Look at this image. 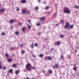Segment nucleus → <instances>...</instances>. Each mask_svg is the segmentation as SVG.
Returning a JSON list of instances; mask_svg holds the SVG:
<instances>
[{
  "instance_id": "obj_44",
  "label": "nucleus",
  "mask_w": 79,
  "mask_h": 79,
  "mask_svg": "<svg viewBox=\"0 0 79 79\" xmlns=\"http://www.w3.org/2000/svg\"><path fill=\"white\" fill-rule=\"evenodd\" d=\"M28 21L30 23H31V20H28Z\"/></svg>"
},
{
  "instance_id": "obj_9",
  "label": "nucleus",
  "mask_w": 79,
  "mask_h": 79,
  "mask_svg": "<svg viewBox=\"0 0 79 79\" xmlns=\"http://www.w3.org/2000/svg\"><path fill=\"white\" fill-rule=\"evenodd\" d=\"M15 34L17 35H18L19 34V33L18 31H16L15 32Z\"/></svg>"
},
{
  "instance_id": "obj_31",
  "label": "nucleus",
  "mask_w": 79,
  "mask_h": 79,
  "mask_svg": "<svg viewBox=\"0 0 79 79\" xmlns=\"http://www.w3.org/2000/svg\"><path fill=\"white\" fill-rule=\"evenodd\" d=\"M48 8H49V7L48 6L46 7L45 9H46V10H48Z\"/></svg>"
},
{
  "instance_id": "obj_28",
  "label": "nucleus",
  "mask_w": 79,
  "mask_h": 79,
  "mask_svg": "<svg viewBox=\"0 0 79 79\" xmlns=\"http://www.w3.org/2000/svg\"><path fill=\"white\" fill-rule=\"evenodd\" d=\"M63 20H61L60 21V23H61L62 24H63V22H64Z\"/></svg>"
},
{
  "instance_id": "obj_37",
  "label": "nucleus",
  "mask_w": 79,
  "mask_h": 79,
  "mask_svg": "<svg viewBox=\"0 0 79 79\" xmlns=\"http://www.w3.org/2000/svg\"><path fill=\"white\" fill-rule=\"evenodd\" d=\"M35 9H36V10H38V9H39V8L37 7H36L35 8Z\"/></svg>"
},
{
  "instance_id": "obj_54",
  "label": "nucleus",
  "mask_w": 79,
  "mask_h": 79,
  "mask_svg": "<svg viewBox=\"0 0 79 79\" xmlns=\"http://www.w3.org/2000/svg\"><path fill=\"white\" fill-rule=\"evenodd\" d=\"M1 13V10H0V13Z\"/></svg>"
},
{
  "instance_id": "obj_2",
  "label": "nucleus",
  "mask_w": 79,
  "mask_h": 79,
  "mask_svg": "<svg viewBox=\"0 0 79 79\" xmlns=\"http://www.w3.org/2000/svg\"><path fill=\"white\" fill-rule=\"evenodd\" d=\"M26 68L28 71H30L31 69V65L30 64H28L27 65Z\"/></svg>"
},
{
  "instance_id": "obj_51",
  "label": "nucleus",
  "mask_w": 79,
  "mask_h": 79,
  "mask_svg": "<svg viewBox=\"0 0 79 79\" xmlns=\"http://www.w3.org/2000/svg\"><path fill=\"white\" fill-rule=\"evenodd\" d=\"M27 14H29V12H27Z\"/></svg>"
},
{
  "instance_id": "obj_3",
  "label": "nucleus",
  "mask_w": 79,
  "mask_h": 79,
  "mask_svg": "<svg viewBox=\"0 0 79 79\" xmlns=\"http://www.w3.org/2000/svg\"><path fill=\"white\" fill-rule=\"evenodd\" d=\"M69 24L68 23H67L66 26H65L64 27L65 29H68L69 28Z\"/></svg>"
},
{
  "instance_id": "obj_16",
  "label": "nucleus",
  "mask_w": 79,
  "mask_h": 79,
  "mask_svg": "<svg viewBox=\"0 0 79 79\" xmlns=\"http://www.w3.org/2000/svg\"><path fill=\"white\" fill-rule=\"evenodd\" d=\"M7 61L8 62H9V63H10V62H11V59H8L7 60Z\"/></svg>"
},
{
  "instance_id": "obj_24",
  "label": "nucleus",
  "mask_w": 79,
  "mask_h": 79,
  "mask_svg": "<svg viewBox=\"0 0 79 79\" xmlns=\"http://www.w3.org/2000/svg\"><path fill=\"white\" fill-rule=\"evenodd\" d=\"M73 27H74V26L73 25H71L70 26V28L72 29V28H73Z\"/></svg>"
},
{
  "instance_id": "obj_48",
  "label": "nucleus",
  "mask_w": 79,
  "mask_h": 79,
  "mask_svg": "<svg viewBox=\"0 0 79 79\" xmlns=\"http://www.w3.org/2000/svg\"><path fill=\"white\" fill-rule=\"evenodd\" d=\"M40 34H41V33H40V32H39V34H38V35H40Z\"/></svg>"
},
{
  "instance_id": "obj_11",
  "label": "nucleus",
  "mask_w": 79,
  "mask_h": 79,
  "mask_svg": "<svg viewBox=\"0 0 79 79\" xmlns=\"http://www.w3.org/2000/svg\"><path fill=\"white\" fill-rule=\"evenodd\" d=\"M39 57H40V58H43V57H44V55L42 54H40L39 55Z\"/></svg>"
},
{
  "instance_id": "obj_32",
  "label": "nucleus",
  "mask_w": 79,
  "mask_h": 79,
  "mask_svg": "<svg viewBox=\"0 0 79 79\" xmlns=\"http://www.w3.org/2000/svg\"><path fill=\"white\" fill-rule=\"evenodd\" d=\"M25 51H22V54H24V53Z\"/></svg>"
},
{
  "instance_id": "obj_57",
  "label": "nucleus",
  "mask_w": 79,
  "mask_h": 79,
  "mask_svg": "<svg viewBox=\"0 0 79 79\" xmlns=\"http://www.w3.org/2000/svg\"><path fill=\"white\" fill-rule=\"evenodd\" d=\"M65 32L66 33V31H65Z\"/></svg>"
},
{
  "instance_id": "obj_41",
  "label": "nucleus",
  "mask_w": 79,
  "mask_h": 79,
  "mask_svg": "<svg viewBox=\"0 0 79 79\" xmlns=\"http://www.w3.org/2000/svg\"><path fill=\"white\" fill-rule=\"evenodd\" d=\"M23 44H21V46H20V47H21V48H22V47H23Z\"/></svg>"
},
{
  "instance_id": "obj_14",
  "label": "nucleus",
  "mask_w": 79,
  "mask_h": 79,
  "mask_svg": "<svg viewBox=\"0 0 79 79\" xmlns=\"http://www.w3.org/2000/svg\"><path fill=\"white\" fill-rule=\"evenodd\" d=\"M22 31L23 32H25V30H26V28H23L22 29Z\"/></svg>"
},
{
  "instance_id": "obj_36",
  "label": "nucleus",
  "mask_w": 79,
  "mask_h": 79,
  "mask_svg": "<svg viewBox=\"0 0 79 79\" xmlns=\"http://www.w3.org/2000/svg\"><path fill=\"white\" fill-rule=\"evenodd\" d=\"M5 35V33H2V35Z\"/></svg>"
},
{
  "instance_id": "obj_43",
  "label": "nucleus",
  "mask_w": 79,
  "mask_h": 79,
  "mask_svg": "<svg viewBox=\"0 0 79 79\" xmlns=\"http://www.w3.org/2000/svg\"><path fill=\"white\" fill-rule=\"evenodd\" d=\"M61 58H63V56H61Z\"/></svg>"
},
{
  "instance_id": "obj_38",
  "label": "nucleus",
  "mask_w": 79,
  "mask_h": 79,
  "mask_svg": "<svg viewBox=\"0 0 79 79\" xmlns=\"http://www.w3.org/2000/svg\"><path fill=\"white\" fill-rule=\"evenodd\" d=\"M32 69H35V67H32Z\"/></svg>"
},
{
  "instance_id": "obj_15",
  "label": "nucleus",
  "mask_w": 79,
  "mask_h": 79,
  "mask_svg": "<svg viewBox=\"0 0 79 79\" xmlns=\"http://www.w3.org/2000/svg\"><path fill=\"white\" fill-rule=\"evenodd\" d=\"M48 72L49 74H52V70H48Z\"/></svg>"
},
{
  "instance_id": "obj_56",
  "label": "nucleus",
  "mask_w": 79,
  "mask_h": 79,
  "mask_svg": "<svg viewBox=\"0 0 79 79\" xmlns=\"http://www.w3.org/2000/svg\"><path fill=\"white\" fill-rule=\"evenodd\" d=\"M1 64V61H0V64Z\"/></svg>"
},
{
  "instance_id": "obj_55",
  "label": "nucleus",
  "mask_w": 79,
  "mask_h": 79,
  "mask_svg": "<svg viewBox=\"0 0 79 79\" xmlns=\"http://www.w3.org/2000/svg\"><path fill=\"white\" fill-rule=\"evenodd\" d=\"M43 73H45V72L44 71H43Z\"/></svg>"
},
{
  "instance_id": "obj_21",
  "label": "nucleus",
  "mask_w": 79,
  "mask_h": 79,
  "mask_svg": "<svg viewBox=\"0 0 79 79\" xmlns=\"http://www.w3.org/2000/svg\"><path fill=\"white\" fill-rule=\"evenodd\" d=\"M27 26H28V28H29V29H30L31 28V26L27 24Z\"/></svg>"
},
{
  "instance_id": "obj_6",
  "label": "nucleus",
  "mask_w": 79,
  "mask_h": 79,
  "mask_svg": "<svg viewBox=\"0 0 79 79\" xmlns=\"http://www.w3.org/2000/svg\"><path fill=\"white\" fill-rule=\"evenodd\" d=\"M53 68L54 69H57L58 68V65H57V64H56L53 67Z\"/></svg>"
},
{
  "instance_id": "obj_30",
  "label": "nucleus",
  "mask_w": 79,
  "mask_h": 79,
  "mask_svg": "<svg viewBox=\"0 0 79 79\" xmlns=\"http://www.w3.org/2000/svg\"><path fill=\"white\" fill-rule=\"evenodd\" d=\"M31 48H34V44H32L31 45Z\"/></svg>"
},
{
  "instance_id": "obj_18",
  "label": "nucleus",
  "mask_w": 79,
  "mask_h": 79,
  "mask_svg": "<svg viewBox=\"0 0 79 79\" xmlns=\"http://www.w3.org/2000/svg\"><path fill=\"white\" fill-rule=\"evenodd\" d=\"M75 7L76 8H79V6L77 5H75Z\"/></svg>"
},
{
  "instance_id": "obj_35",
  "label": "nucleus",
  "mask_w": 79,
  "mask_h": 79,
  "mask_svg": "<svg viewBox=\"0 0 79 79\" xmlns=\"http://www.w3.org/2000/svg\"><path fill=\"white\" fill-rule=\"evenodd\" d=\"M35 45L36 47H37V46H38V44H35Z\"/></svg>"
},
{
  "instance_id": "obj_42",
  "label": "nucleus",
  "mask_w": 79,
  "mask_h": 79,
  "mask_svg": "<svg viewBox=\"0 0 79 79\" xmlns=\"http://www.w3.org/2000/svg\"><path fill=\"white\" fill-rule=\"evenodd\" d=\"M33 56L34 57V58H35V55H33Z\"/></svg>"
},
{
  "instance_id": "obj_19",
  "label": "nucleus",
  "mask_w": 79,
  "mask_h": 79,
  "mask_svg": "<svg viewBox=\"0 0 79 79\" xmlns=\"http://www.w3.org/2000/svg\"><path fill=\"white\" fill-rule=\"evenodd\" d=\"M60 41H58L56 43V44L57 45H60Z\"/></svg>"
},
{
  "instance_id": "obj_46",
  "label": "nucleus",
  "mask_w": 79,
  "mask_h": 79,
  "mask_svg": "<svg viewBox=\"0 0 79 79\" xmlns=\"http://www.w3.org/2000/svg\"><path fill=\"white\" fill-rule=\"evenodd\" d=\"M38 2H39V3H40V0H38Z\"/></svg>"
},
{
  "instance_id": "obj_53",
  "label": "nucleus",
  "mask_w": 79,
  "mask_h": 79,
  "mask_svg": "<svg viewBox=\"0 0 79 79\" xmlns=\"http://www.w3.org/2000/svg\"><path fill=\"white\" fill-rule=\"evenodd\" d=\"M26 79H29V77H27L26 78Z\"/></svg>"
},
{
  "instance_id": "obj_40",
  "label": "nucleus",
  "mask_w": 79,
  "mask_h": 79,
  "mask_svg": "<svg viewBox=\"0 0 79 79\" xmlns=\"http://www.w3.org/2000/svg\"><path fill=\"white\" fill-rule=\"evenodd\" d=\"M11 29H13V27L11 26Z\"/></svg>"
},
{
  "instance_id": "obj_13",
  "label": "nucleus",
  "mask_w": 79,
  "mask_h": 79,
  "mask_svg": "<svg viewBox=\"0 0 79 79\" xmlns=\"http://www.w3.org/2000/svg\"><path fill=\"white\" fill-rule=\"evenodd\" d=\"M26 2V1L24 0H23L22 1V3H25Z\"/></svg>"
},
{
  "instance_id": "obj_47",
  "label": "nucleus",
  "mask_w": 79,
  "mask_h": 79,
  "mask_svg": "<svg viewBox=\"0 0 79 79\" xmlns=\"http://www.w3.org/2000/svg\"><path fill=\"white\" fill-rule=\"evenodd\" d=\"M43 3H44V4H45V3H46V2H43Z\"/></svg>"
},
{
  "instance_id": "obj_45",
  "label": "nucleus",
  "mask_w": 79,
  "mask_h": 79,
  "mask_svg": "<svg viewBox=\"0 0 79 79\" xmlns=\"http://www.w3.org/2000/svg\"><path fill=\"white\" fill-rule=\"evenodd\" d=\"M75 53H77V50H76L75 51Z\"/></svg>"
},
{
  "instance_id": "obj_23",
  "label": "nucleus",
  "mask_w": 79,
  "mask_h": 79,
  "mask_svg": "<svg viewBox=\"0 0 79 79\" xmlns=\"http://www.w3.org/2000/svg\"><path fill=\"white\" fill-rule=\"evenodd\" d=\"M76 69H77L76 68V67H74L73 68V70L74 71H76Z\"/></svg>"
},
{
  "instance_id": "obj_20",
  "label": "nucleus",
  "mask_w": 79,
  "mask_h": 79,
  "mask_svg": "<svg viewBox=\"0 0 79 79\" xmlns=\"http://www.w3.org/2000/svg\"><path fill=\"white\" fill-rule=\"evenodd\" d=\"M12 67L16 68V64H14L13 65H12Z\"/></svg>"
},
{
  "instance_id": "obj_52",
  "label": "nucleus",
  "mask_w": 79,
  "mask_h": 79,
  "mask_svg": "<svg viewBox=\"0 0 79 79\" xmlns=\"http://www.w3.org/2000/svg\"><path fill=\"white\" fill-rule=\"evenodd\" d=\"M13 48H12V47H11V50H13Z\"/></svg>"
},
{
  "instance_id": "obj_7",
  "label": "nucleus",
  "mask_w": 79,
  "mask_h": 79,
  "mask_svg": "<svg viewBox=\"0 0 79 79\" xmlns=\"http://www.w3.org/2000/svg\"><path fill=\"white\" fill-rule=\"evenodd\" d=\"M19 73V70H18L15 71V73L16 74H18Z\"/></svg>"
},
{
  "instance_id": "obj_1",
  "label": "nucleus",
  "mask_w": 79,
  "mask_h": 79,
  "mask_svg": "<svg viewBox=\"0 0 79 79\" xmlns=\"http://www.w3.org/2000/svg\"><path fill=\"white\" fill-rule=\"evenodd\" d=\"M64 12L65 13H68L69 14L71 13V11L68 8H65L64 9Z\"/></svg>"
},
{
  "instance_id": "obj_25",
  "label": "nucleus",
  "mask_w": 79,
  "mask_h": 79,
  "mask_svg": "<svg viewBox=\"0 0 79 79\" xmlns=\"http://www.w3.org/2000/svg\"><path fill=\"white\" fill-rule=\"evenodd\" d=\"M60 37H61V38H63V37H64V36L63 35H60Z\"/></svg>"
},
{
  "instance_id": "obj_33",
  "label": "nucleus",
  "mask_w": 79,
  "mask_h": 79,
  "mask_svg": "<svg viewBox=\"0 0 79 79\" xmlns=\"http://www.w3.org/2000/svg\"><path fill=\"white\" fill-rule=\"evenodd\" d=\"M22 24H23V23H19V26H22Z\"/></svg>"
},
{
  "instance_id": "obj_5",
  "label": "nucleus",
  "mask_w": 79,
  "mask_h": 79,
  "mask_svg": "<svg viewBox=\"0 0 79 79\" xmlns=\"http://www.w3.org/2000/svg\"><path fill=\"white\" fill-rule=\"evenodd\" d=\"M22 12L23 14V15H24L26 13V11L24 10H22Z\"/></svg>"
},
{
  "instance_id": "obj_50",
  "label": "nucleus",
  "mask_w": 79,
  "mask_h": 79,
  "mask_svg": "<svg viewBox=\"0 0 79 79\" xmlns=\"http://www.w3.org/2000/svg\"><path fill=\"white\" fill-rule=\"evenodd\" d=\"M52 50H53V49L52 48L51 49V51H52Z\"/></svg>"
},
{
  "instance_id": "obj_12",
  "label": "nucleus",
  "mask_w": 79,
  "mask_h": 79,
  "mask_svg": "<svg viewBox=\"0 0 79 79\" xmlns=\"http://www.w3.org/2000/svg\"><path fill=\"white\" fill-rule=\"evenodd\" d=\"M9 73H12V72H13V69H11L10 70H9Z\"/></svg>"
},
{
  "instance_id": "obj_29",
  "label": "nucleus",
  "mask_w": 79,
  "mask_h": 79,
  "mask_svg": "<svg viewBox=\"0 0 79 79\" xmlns=\"http://www.w3.org/2000/svg\"><path fill=\"white\" fill-rule=\"evenodd\" d=\"M17 11H19V8L18 7H17Z\"/></svg>"
},
{
  "instance_id": "obj_10",
  "label": "nucleus",
  "mask_w": 79,
  "mask_h": 79,
  "mask_svg": "<svg viewBox=\"0 0 79 79\" xmlns=\"http://www.w3.org/2000/svg\"><path fill=\"white\" fill-rule=\"evenodd\" d=\"M5 9H2L1 10V12H2V13H4L5 12Z\"/></svg>"
},
{
  "instance_id": "obj_8",
  "label": "nucleus",
  "mask_w": 79,
  "mask_h": 79,
  "mask_svg": "<svg viewBox=\"0 0 79 79\" xmlns=\"http://www.w3.org/2000/svg\"><path fill=\"white\" fill-rule=\"evenodd\" d=\"M14 22H15L13 20H11L9 21V23H11V24H12V23H14Z\"/></svg>"
},
{
  "instance_id": "obj_22",
  "label": "nucleus",
  "mask_w": 79,
  "mask_h": 79,
  "mask_svg": "<svg viewBox=\"0 0 79 79\" xmlns=\"http://www.w3.org/2000/svg\"><path fill=\"white\" fill-rule=\"evenodd\" d=\"M6 67H3V69H2V70H6Z\"/></svg>"
},
{
  "instance_id": "obj_49",
  "label": "nucleus",
  "mask_w": 79,
  "mask_h": 79,
  "mask_svg": "<svg viewBox=\"0 0 79 79\" xmlns=\"http://www.w3.org/2000/svg\"><path fill=\"white\" fill-rule=\"evenodd\" d=\"M58 24H57L56 25V26H58Z\"/></svg>"
},
{
  "instance_id": "obj_17",
  "label": "nucleus",
  "mask_w": 79,
  "mask_h": 79,
  "mask_svg": "<svg viewBox=\"0 0 79 79\" xmlns=\"http://www.w3.org/2000/svg\"><path fill=\"white\" fill-rule=\"evenodd\" d=\"M5 56L7 58H8V57L9 56V55H8V54L6 53L5 54Z\"/></svg>"
},
{
  "instance_id": "obj_58",
  "label": "nucleus",
  "mask_w": 79,
  "mask_h": 79,
  "mask_svg": "<svg viewBox=\"0 0 79 79\" xmlns=\"http://www.w3.org/2000/svg\"><path fill=\"white\" fill-rule=\"evenodd\" d=\"M1 6V5H0V7Z\"/></svg>"
},
{
  "instance_id": "obj_27",
  "label": "nucleus",
  "mask_w": 79,
  "mask_h": 79,
  "mask_svg": "<svg viewBox=\"0 0 79 79\" xmlns=\"http://www.w3.org/2000/svg\"><path fill=\"white\" fill-rule=\"evenodd\" d=\"M40 24L39 23H37L36 24L37 26H40Z\"/></svg>"
},
{
  "instance_id": "obj_4",
  "label": "nucleus",
  "mask_w": 79,
  "mask_h": 79,
  "mask_svg": "<svg viewBox=\"0 0 79 79\" xmlns=\"http://www.w3.org/2000/svg\"><path fill=\"white\" fill-rule=\"evenodd\" d=\"M40 21L41 22H43V21H44V17H42V18H40Z\"/></svg>"
},
{
  "instance_id": "obj_26",
  "label": "nucleus",
  "mask_w": 79,
  "mask_h": 79,
  "mask_svg": "<svg viewBox=\"0 0 79 79\" xmlns=\"http://www.w3.org/2000/svg\"><path fill=\"white\" fill-rule=\"evenodd\" d=\"M48 60H51V57H48Z\"/></svg>"
},
{
  "instance_id": "obj_34",
  "label": "nucleus",
  "mask_w": 79,
  "mask_h": 79,
  "mask_svg": "<svg viewBox=\"0 0 79 79\" xmlns=\"http://www.w3.org/2000/svg\"><path fill=\"white\" fill-rule=\"evenodd\" d=\"M2 65H0V69H2Z\"/></svg>"
},
{
  "instance_id": "obj_39",
  "label": "nucleus",
  "mask_w": 79,
  "mask_h": 79,
  "mask_svg": "<svg viewBox=\"0 0 79 79\" xmlns=\"http://www.w3.org/2000/svg\"><path fill=\"white\" fill-rule=\"evenodd\" d=\"M54 16H56V13H54Z\"/></svg>"
}]
</instances>
